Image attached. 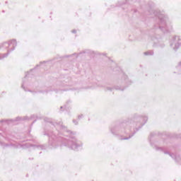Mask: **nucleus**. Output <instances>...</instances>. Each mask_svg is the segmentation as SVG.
<instances>
[{"instance_id": "f257e3e1", "label": "nucleus", "mask_w": 181, "mask_h": 181, "mask_svg": "<svg viewBox=\"0 0 181 181\" xmlns=\"http://www.w3.org/2000/svg\"><path fill=\"white\" fill-rule=\"evenodd\" d=\"M13 43L11 45H16V40H12Z\"/></svg>"}, {"instance_id": "f03ea898", "label": "nucleus", "mask_w": 181, "mask_h": 181, "mask_svg": "<svg viewBox=\"0 0 181 181\" xmlns=\"http://www.w3.org/2000/svg\"><path fill=\"white\" fill-rule=\"evenodd\" d=\"M73 32H74V33H76V31H74V30Z\"/></svg>"}]
</instances>
